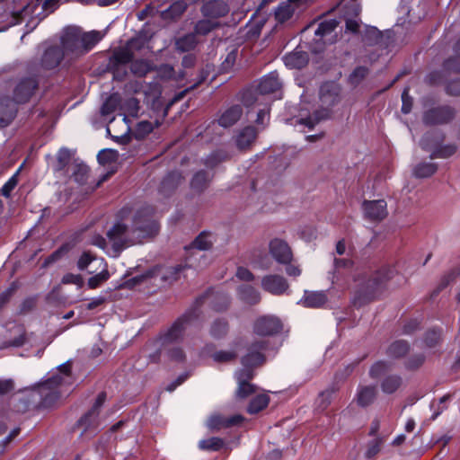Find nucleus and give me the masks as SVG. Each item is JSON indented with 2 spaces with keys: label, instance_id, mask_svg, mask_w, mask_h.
Returning a JSON list of instances; mask_svg holds the SVG:
<instances>
[{
  "label": "nucleus",
  "instance_id": "obj_1",
  "mask_svg": "<svg viewBox=\"0 0 460 460\" xmlns=\"http://www.w3.org/2000/svg\"><path fill=\"white\" fill-rule=\"evenodd\" d=\"M158 231L159 224L152 206H142L134 212L130 208L123 207L107 232L108 241L111 245V250L107 253L117 257L124 249L155 235Z\"/></svg>",
  "mask_w": 460,
  "mask_h": 460
},
{
  "label": "nucleus",
  "instance_id": "obj_2",
  "mask_svg": "<svg viewBox=\"0 0 460 460\" xmlns=\"http://www.w3.org/2000/svg\"><path fill=\"white\" fill-rule=\"evenodd\" d=\"M73 385L69 361L59 365L50 377L40 384L31 386V402L36 409L52 407L58 399L69 392Z\"/></svg>",
  "mask_w": 460,
  "mask_h": 460
},
{
  "label": "nucleus",
  "instance_id": "obj_3",
  "mask_svg": "<svg viewBox=\"0 0 460 460\" xmlns=\"http://www.w3.org/2000/svg\"><path fill=\"white\" fill-rule=\"evenodd\" d=\"M268 341L262 339L255 341L250 345L247 354L242 358L243 367L235 372L238 398H246L255 392V385L249 383V380L253 376L252 368L264 362V352L268 349Z\"/></svg>",
  "mask_w": 460,
  "mask_h": 460
},
{
  "label": "nucleus",
  "instance_id": "obj_4",
  "mask_svg": "<svg viewBox=\"0 0 460 460\" xmlns=\"http://www.w3.org/2000/svg\"><path fill=\"white\" fill-rule=\"evenodd\" d=\"M456 152V146H417L413 153L412 176L416 179L431 177L438 171V164L433 160L449 158Z\"/></svg>",
  "mask_w": 460,
  "mask_h": 460
},
{
  "label": "nucleus",
  "instance_id": "obj_5",
  "mask_svg": "<svg viewBox=\"0 0 460 460\" xmlns=\"http://www.w3.org/2000/svg\"><path fill=\"white\" fill-rule=\"evenodd\" d=\"M341 101V88L334 82H326L320 87V107L315 110L312 116L299 120L300 124L312 128L314 124L321 120L331 118L333 108Z\"/></svg>",
  "mask_w": 460,
  "mask_h": 460
},
{
  "label": "nucleus",
  "instance_id": "obj_6",
  "mask_svg": "<svg viewBox=\"0 0 460 460\" xmlns=\"http://www.w3.org/2000/svg\"><path fill=\"white\" fill-rule=\"evenodd\" d=\"M199 321V313L196 308H189L182 315L177 318L173 323L159 337L147 344V347H166L178 344L183 340L187 328L196 324Z\"/></svg>",
  "mask_w": 460,
  "mask_h": 460
},
{
  "label": "nucleus",
  "instance_id": "obj_7",
  "mask_svg": "<svg viewBox=\"0 0 460 460\" xmlns=\"http://www.w3.org/2000/svg\"><path fill=\"white\" fill-rule=\"evenodd\" d=\"M214 234L208 231L201 232L187 247L186 266L189 268H202L208 264L207 256L203 253L211 248L215 243Z\"/></svg>",
  "mask_w": 460,
  "mask_h": 460
},
{
  "label": "nucleus",
  "instance_id": "obj_8",
  "mask_svg": "<svg viewBox=\"0 0 460 460\" xmlns=\"http://www.w3.org/2000/svg\"><path fill=\"white\" fill-rule=\"evenodd\" d=\"M394 269L391 267H385L380 271L376 272L374 276L358 277L354 279L353 281L357 288L358 300H369L374 296L375 290L385 281L393 278Z\"/></svg>",
  "mask_w": 460,
  "mask_h": 460
},
{
  "label": "nucleus",
  "instance_id": "obj_9",
  "mask_svg": "<svg viewBox=\"0 0 460 460\" xmlns=\"http://www.w3.org/2000/svg\"><path fill=\"white\" fill-rule=\"evenodd\" d=\"M205 304L217 312H222L228 307L230 304V296L224 291L209 289L204 295L198 297L191 306V308H196L198 310L199 317L201 313L199 307Z\"/></svg>",
  "mask_w": 460,
  "mask_h": 460
},
{
  "label": "nucleus",
  "instance_id": "obj_10",
  "mask_svg": "<svg viewBox=\"0 0 460 460\" xmlns=\"http://www.w3.org/2000/svg\"><path fill=\"white\" fill-rule=\"evenodd\" d=\"M59 46L66 56H82L81 28L67 26L63 29Z\"/></svg>",
  "mask_w": 460,
  "mask_h": 460
},
{
  "label": "nucleus",
  "instance_id": "obj_11",
  "mask_svg": "<svg viewBox=\"0 0 460 460\" xmlns=\"http://www.w3.org/2000/svg\"><path fill=\"white\" fill-rule=\"evenodd\" d=\"M105 400L106 394L104 392L100 393L92 408L80 418L77 424L79 427L83 428L82 434L88 430L96 432L102 426L99 414L100 409L105 402Z\"/></svg>",
  "mask_w": 460,
  "mask_h": 460
},
{
  "label": "nucleus",
  "instance_id": "obj_12",
  "mask_svg": "<svg viewBox=\"0 0 460 460\" xmlns=\"http://www.w3.org/2000/svg\"><path fill=\"white\" fill-rule=\"evenodd\" d=\"M352 261L347 258H334L333 268L329 271L328 279L332 285L341 288L349 287V275L352 271Z\"/></svg>",
  "mask_w": 460,
  "mask_h": 460
},
{
  "label": "nucleus",
  "instance_id": "obj_13",
  "mask_svg": "<svg viewBox=\"0 0 460 460\" xmlns=\"http://www.w3.org/2000/svg\"><path fill=\"white\" fill-rule=\"evenodd\" d=\"M339 22L336 19H327L318 24L314 31V40L321 46L317 49H314V51L322 50L325 44H332L335 42L337 37L335 30Z\"/></svg>",
  "mask_w": 460,
  "mask_h": 460
},
{
  "label": "nucleus",
  "instance_id": "obj_14",
  "mask_svg": "<svg viewBox=\"0 0 460 460\" xmlns=\"http://www.w3.org/2000/svg\"><path fill=\"white\" fill-rule=\"evenodd\" d=\"M78 160L79 157H76L75 150L63 146L57 153L56 157L51 163V166L55 172L67 175L73 167V164Z\"/></svg>",
  "mask_w": 460,
  "mask_h": 460
},
{
  "label": "nucleus",
  "instance_id": "obj_15",
  "mask_svg": "<svg viewBox=\"0 0 460 460\" xmlns=\"http://www.w3.org/2000/svg\"><path fill=\"white\" fill-rule=\"evenodd\" d=\"M281 329V321L274 315L260 316L253 324V332L259 336H271L279 333Z\"/></svg>",
  "mask_w": 460,
  "mask_h": 460
},
{
  "label": "nucleus",
  "instance_id": "obj_16",
  "mask_svg": "<svg viewBox=\"0 0 460 460\" xmlns=\"http://www.w3.org/2000/svg\"><path fill=\"white\" fill-rule=\"evenodd\" d=\"M456 116V111L449 106H440L424 112L423 122L425 125L433 126L445 124L451 121Z\"/></svg>",
  "mask_w": 460,
  "mask_h": 460
},
{
  "label": "nucleus",
  "instance_id": "obj_17",
  "mask_svg": "<svg viewBox=\"0 0 460 460\" xmlns=\"http://www.w3.org/2000/svg\"><path fill=\"white\" fill-rule=\"evenodd\" d=\"M118 157V151L112 148H105L98 153L97 160L99 164L102 166H107V172L102 173L98 185L105 181L116 171Z\"/></svg>",
  "mask_w": 460,
  "mask_h": 460
},
{
  "label": "nucleus",
  "instance_id": "obj_18",
  "mask_svg": "<svg viewBox=\"0 0 460 460\" xmlns=\"http://www.w3.org/2000/svg\"><path fill=\"white\" fill-rule=\"evenodd\" d=\"M261 285L264 291L273 296H281L285 294L289 288L287 279L277 274L265 275L261 279Z\"/></svg>",
  "mask_w": 460,
  "mask_h": 460
},
{
  "label": "nucleus",
  "instance_id": "obj_19",
  "mask_svg": "<svg viewBox=\"0 0 460 460\" xmlns=\"http://www.w3.org/2000/svg\"><path fill=\"white\" fill-rule=\"evenodd\" d=\"M272 258L280 264H288L292 260V252L288 244L282 239L274 238L269 244Z\"/></svg>",
  "mask_w": 460,
  "mask_h": 460
},
{
  "label": "nucleus",
  "instance_id": "obj_20",
  "mask_svg": "<svg viewBox=\"0 0 460 460\" xmlns=\"http://www.w3.org/2000/svg\"><path fill=\"white\" fill-rule=\"evenodd\" d=\"M134 54L131 53L127 45L113 51L111 63L113 66V76L115 79L122 80L123 75L119 73V66H124L132 61Z\"/></svg>",
  "mask_w": 460,
  "mask_h": 460
},
{
  "label": "nucleus",
  "instance_id": "obj_21",
  "mask_svg": "<svg viewBox=\"0 0 460 460\" xmlns=\"http://www.w3.org/2000/svg\"><path fill=\"white\" fill-rule=\"evenodd\" d=\"M66 56L58 45H49L45 48L41 57V66L47 69L57 67L64 57Z\"/></svg>",
  "mask_w": 460,
  "mask_h": 460
},
{
  "label": "nucleus",
  "instance_id": "obj_22",
  "mask_svg": "<svg viewBox=\"0 0 460 460\" xmlns=\"http://www.w3.org/2000/svg\"><path fill=\"white\" fill-rule=\"evenodd\" d=\"M385 199L364 201L362 208L365 216L371 220H382L387 215Z\"/></svg>",
  "mask_w": 460,
  "mask_h": 460
},
{
  "label": "nucleus",
  "instance_id": "obj_23",
  "mask_svg": "<svg viewBox=\"0 0 460 460\" xmlns=\"http://www.w3.org/2000/svg\"><path fill=\"white\" fill-rule=\"evenodd\" d=\"M229 12L226 4L221 0H211L205 3L201 8V13L206 18L217 19L223 17Z\"/></svg>",
  "mask_w": 460,
  "mask_h": 460
},
{
  "label": "nucleus",
  "instance_id": "obj_24",
  "mask_svg": "<svg viewBox=\"0 0 460 460\" xmlns=\"http://www.w3.org/2000/svg\"><path fill=\"white\" fill-rule=\"evenodd\" d=\"M182 181L183 176L179 171L170 172L164 177L159 187V192L164 197H168L177 189Z\"/></svg>",
  "mask_w": 460,
  "mask_h": 460
},
{
  "label": "nucleus",
  "instance_id": "obj_25",
  "mask_svg": "<svg viewBox=\"0 0 460 460\" xmlns=\"http://www.w3.org/2000/svg\"><path fill=\"white\" fill-rule=\"evenodd\" d=\"M281 82L276 71L264 75L259 84L258 91L261 94H270L278 92L281 88Z\"/></svg>",
  "mask_w": 460,
  "mask_h": 460
},
{
  "label": "nucleus",
  "instance_id": "obj_26",
  "mask_svg": "<svg viewBox=\"0 0 460 460\" xmlns=\"http://www.w3.org/2000/svg\"><path fill=\"white\" fill-rule=\"evenodd\" d=\"M308 55L305 51L296 48L283 57L284 64L290 69H300L308 63Z\"/></svg>",
  "mask_w": 460,
  "mask_h": 460
},
{
  "label": "nucleus",
  "instance_id": "obj_27",
  "mask_svg": "<svg viewBox=\"0 0 460 460\" xmlns=\"http://www.w3.org/2000/svg\"><path fill=\"white\" fill-rule=\"evenodd\" d=\"M243 115L241 105L235 104L226 109L218 117L217 123L223 128H229L234 125Z\"/></svg>",
  "mask_w": 460,
  "mask_h": 460
},
{
  "label": "nucleus",
  "instance_id": "obj_28",
  "mask_svg": "<svg viewBox=\"0 0 460 460\" xmlns=\"http://www.w3.org/2000/svg\"><path fill=\"white\" fill-rule=\"evenodd\" d=\"M16 105L9 98L0 99V128L7 127L16 115Z\"/></svg>",
  "mask_w": 460,
  "mask_h": 460
},
{
  "label": "nucleus",
  "instance_id": "obj_29",
  "mask_svg": "<svg viewBox=\"0 0 460 460\" xmlns=\"http://www.w3.org/2000/svg\"><path fill=\"white\" fill-rule=\"evenodd\" d=\"M376 397L375 385H358L354 400L359 407L365 408L372 404Z\"/></svg>",
  "mask_w": 460,
  "mask_h": 460
},
{
  "label": "nucleus",
  "instance_id": "obj_30",
  "mask_svg": "<svg viewBox=\"0 0 460 460\" xmlns=\"http://www.w3.org/2000/svg\"><path fill=\"white\" fill-rule=\"evenodd\" d=\"M243 416L235 414L229 418H225L220 415H212L208 420L207 425L210 429H220L221 428H228L237 425L243 421Z\"/></svg>",
  "mask_w": 460,
  "mask_h": 460
},
{
  "label": "nucleus",
  "instance_id": "obj_31",
  "mask_svg": "<svg viewBox=\"0 0 460 460\" xmlns=\"http://www.w3.org/2000/svg\"><path fill=\"white\" fill-rule=\"evenodd\" d=\"M156 351L155 353H149L148 357L151 362H155L163 351H166L167 357L173 361L181 362L185 358L183 350L178 346H172L168 348L164 347H154Z\"/></svg>",
  "mask_w": 460,
  "mask_h": 460
},
{
  "label": "nucleus",
  "instance_id": "obj_32",
  "mask_svg": "<svg viewBox=\"0 0 460 460\" xmlns=\"http://www.w3.org/2000/svg\"><path fill=\"white\" fill-rule=\"evenodd\" d=\"M326 301V295L323 291H305L304 296L298 301V304L305 307L316 308L323 305Z\"/></svg>",
  "mask_w": 460,
  "mask_h": 460
},
{
  "label": "nucleus",
  "instance_id": "obj_33",
  "mask_svg": "<svg viewBox=\"0 0 460 460\" xmlns=\"http://www.w3.org/2000/svg\"><path fill=\"white\" fill-rule=\"evenodd\" d=\"M237 295L240 300L249 305H255L261 301L260 292L251 285H240Z\"/></svg>",
  "mask_w": 460,
  "mask_h": 460
},
{
  "label": "nucleus",
  "instance_id": "obj_34",
  "mask_svg": "<svg viewBox=\"0 0 460 460\" xmlns=\"http://www.w3.org/2000/svg\"><path fill=\"white\" fill-rule=\"evenodd\" d=\"M31 116L34 117L35 127L41 126L43 128L40 133L42 135L46 134L54 125L52 113L36 109L31 111Z\"/></svg>",
  "mask_w": 460,
  "mask_h": 460
},
{
  "label": "nucleus",
  "instance_id": "obj_35",
  "mask_svg": "<svg viewBox=\"0 0 460 460\" xmlns=\"http://www.w3.org/2000/svg\"><path fill=\"white\" fill-rule=\"evenodd\" d=\"M261 132L255 126L248 125L239 129L236 136V144H252L258 140Z\"/></svg>",
  "mask_w": 460,
  "mask_h": 460
},
{
  "label": "nucleus",
  "instance_id": "obj_36",
  "mask_svg": "<svg viewBox=\"0 0 460 460\" xmlns=\"http://www.w3.org/2000/svg\"><path fill=\"white\" fill-rule=\"evenodd\" d=\"M102 39L100 31H91L84 32L81 30V43H82V55L86 54Z\"/></svg>",
  "mask_w": 460,
  "mask_h": 460
},
{
  "label": "nucleus",
  "instance_id": "obj_37",
  "mask_svg": "<svg viewBox=\"0 0 460 460\" xmlns=\"http://www.w3.org/2000/svg\"><path fill=\"white\" fill-rule=\"evenodd\" d=\"M89 167L79 158L73 164V167L69 171L71 177L78 184H84L89 176Z\"/></svg>",
  "mask_w": 460,
  "mask_h": 460
},
{
  "label": "nucleus",
  "instance_id": "obj_38",
  "mask_svg": "<svg viewBox=\"0 0 460 460\" xmlns=\"http://www.w3.org/2000/svg\"><path fill=\"white\" fill-rule=\"evenodd\" d=\"M209 181L210 176L208 173L204 170H200L192 176L190 189L197 193H201L206 190Z\"/></svg>",
  "mask_w": 460,
  "mask_h": 460
},
{
  "label": "nucleus",
  "instance_id": "obj_39",
  "mask_svg": "<svg viewBox=\"0 0 460 460\" xmlns=\"http://www.w3.org/2000/svg\"><path fill=\"white\" fill-rule=\"evenodd\" d=\"M402 379L399 375H388L381 382V390L384 394H391L395 393L402 385Z\"/></svg>",
  "mask_w": 460,
  "mask_h": 460
},
{
  "label": "nucleus",
  "instance_id": "obj_40",
  "mask_svg": "<svg viewBox=\"0 0 460 460\" xmlns=\"http://www.w3.org/2000/svg\"><path fill=\"white\" fill-rule=\"evenodd\" d=\"M105 261L102 258L93 256L88 252H83L77 261V268L80 270H85L89 266H103Z\"/></svg>",
  "mask_w": 460,
  "mask_h": 460
},
{
  "label": "nucleus",
  "instance_id": "obj_41",
  "mask_svg": "<svg viewBox=\"0 0 460 460\" xmlns=\"http://www.w3.org/2000/svg\"><path fill=\"white\" fill-rule=\"evenodd\" d=\"M121 110L126 113L123 120L128 123V116L137 118L138 117L140 105L137 98H128L121 105Z\"/></svg>",
  "mask_w": 460,
  "mask_h": 460
},
{
  "label": "nucleus",
  "instance_id": "obj_42",
  "mask_svg": "<svg viewBox=\"0 0 460 460\" xmlns=\"http://www.w3.org/2000/svg\"><path fill=\"white\" fill-rule=\"evenodd\" d=\"M335 394L334 387L327 388L321 392L315 400V409L318 411H323L331 404Z\"/></svg>",
  "mask_w": 460,
  "mask_h": 460
},
{
  "label": "nucleus",
  "instance_id": "obj_43",
  "mask_svg": "<svg viewBox=\"0 0 460 460\" xmlns=\"http://www.w3.org/2000/svg\"><path fill=\"white\" fill-rule=\"evenodd\" d=\"M98 268H101V270L93 274V276L91 277L87 281V286L91 289L98 288L110 278V273L107 270L106 262L103 263V266H99Z\"/></svg>",
  "mask_w": 460,
  "mask_h": 460
},
{
  "label": "nucleus",
  "instance_id": "obj_44",
  "mask_svg": "<svg viewBox=\"0 0 460 460\" xmlns=\"http://www.w3.org/2000/svg\"><path fill=\"white\" fill-rule=\"evenodd\" d=\"M409 348L407 341L402 340L396 341L388 347L386 354L390 358H401L408 352Z\"/></svg>",
  "mask_w": 460,
  "mask_h": 460
},
{
  "label": "nucleus",
  "instance_id": "obj_45",
  "mask_svg": "<svg viewBox=\"0 0 460 460\" xmlns=\"http://www.w3.org/2000/svg\"><path fill=\"white\" fill-rule=\"evenodd\" d=\"M197 44L196 40V34L195 33H189L186 34L181 38H179L176 42L175 46L177 50L181 52H187L195 48Z\"/></svg>",
  "mask_w": 460,
  "mask_h": 460
},
{
  "label": "nucleus",
  "instance_id": "obj_46",
  "mask_svg": "<svg viewBox=\"0 0 460 460\" xmlns=\"http://www.w3.org/2000/svg\"><path fill=\"white\" fill-rule=\"evenodd\" d=\"M269 402L270 398L268 395L258 394L251 400L247 407V411L251 414H255L266 408L269 404Z\"/></svg>",
  "mask_w": 460,
  "mask_h": 460
},
{
  "label": "nucleus",
  "instance_id": "obj_47",
  "mask_svg": "<svg viewBox=\"0 0 460 460\" xmlns=\"http://www.w3.org/2000/svg\"><path fill=\"white\" fill-rule=\"evenodd\" d=\"M15 102H26L29 100V79L23 78L16 85L14 92Z\"/></svg>",
  "mask_w": 460,
  "mask_h": 460
},
{
  "label": "nucleus",
  "instance_id": "obj_48",
  "mask_svg": "<svg viewBox=\"0 0 460 460\" xmlns=\"http://www.w3.org/2000/svg\"><path fill=\"white\" fill-rule=\"evenodd\" d=\"M130 70L135 75L142 77L152 70V64L146 59H137L131 61Z\"/></svg>",
  "mask_w": 460,
  "mask_h": 460
},
{
  "label": "nucleus",
  "instance_id": "obj_49",
  "mask_svg": "<svg viewBox=\"0 0 460 460\" xmlns=\"http://www.w3.org/2000/svg\"><path fill=\"white\" fill-rule=\"evenodd\" d=\"M219 26V22L212 19L199 21L195 25V34L207 35Z\"/></svg>",
  "mask_w": 460,
  "mask_h": 460
},
{
  "label": "nucleus",
  "instance_id": "obj_50",
  "mask_svg": "<svg viewBox=\"0 0 460 460\" xmlns=\"http://www.w3.org/2000/svg\"><path fill=\"white\" fill-rule=\"evenodd\" d=\"M228 330V324L227 322L224 319H217L213 322L210 327V335L215 339H220L226 333Z\"/></svg>",
  "mask_w": 460,
  "mask_h": 460
},
{
  "label": "nucleus",
  "instance_id": "obj_51",
  "mask_svg": "<svg viewBox=\"0 0 460 460\" xmlns=\"http://www.w3.org/2000/svg\"><path fill=\"white\" fill-rule=\"evenodd\" d=\"M119 104V97L117 94L110 95L101 107L102 116H108L113 113Z\"/></svg>",
  "mask_w": 460,
  "mask_h": 460
},
{
  "label": "nucleus",
  "instance_id": "obj_52",
  "mask_svg": "<svg viewBox=\"0 0 460 460\" xmlns=\"http://www.w3.org/2000/svg\"><path fill=\"white\" fill-rule=\"evenodd\" d=\"M204 134L208 135V133L207 129L204 130L202 127H198V128L189 127L185 130L184 136L182 137V138L180 139V141H183V142L199 141L198 139L195 140V138H194V137H201V141H202L205 137Z\"/></svg>",
  "mask_w": 460,
  "mask_h": 460
},
{
  "label": "nucleus",
  "instance_id": "obj_53",
  "mask_svg": "<svg viewBox=\"0 0 460 460\" xmlns=\"http://www.w3.org/2000/svg\"><path fill=\"white\" fill-rule=\"evenodd\" d=\"M224 445L223 439L212 437L207 439H202L199 442V447L202 450L217 451Z\"/></svg>",
  "mask_w": 460,
  "mask_h": 460
},
{
  "label": "nucleus",
  "instance_id": "obj_54",
  "mask_svg": "<svg viewBox=\"0 0 460 460\" xmlns=\"http://www.w3.org/2000/svg\"><path fill=\"white\" fill-rule=\"evenodd\" d=\"M391 366L389 363L379 360L372 365L369 370V376L372 378H379L382 375L386 373L390 369Z\"/></svg>",
  "mask_w": 460,
  "mask_h": 460
},
{
  "label": "nucleus",
  "instance_id": "obj_55",
  "mask_svg": "<svg viewBox=\"0 0 460 460\" xmlns=\"http://www.w3.org/2000/svg\"><path fill=\"white\" fill-rule=\"evenodd\" d=\"M154 129L153 124L147 120L137 123L134 135L137 140H142L146 135Z\"/></svg>",
  "mask_w": 460,
  "mask_h": 460
},
{
  "label": "nucleus",
  "instance_id": "obj_56",
  "mask_svg": "<svg viewBox=\"0 0 460 460\" xmlns=\"http://www.w3.org/2000/svg\"><path fill=\"white\" fill-rule=\"evenodd\" d=\"M270 119V108H264L258 111L256 118V128L262 132L269 125Z\"/></svg>",
  "mask_w": 460,
  "mask_h": 460
},
{
  "label": "nucleus",
  "instance_id": "obj_57",
  "mask_svg": "<svg viewBox=\"0 0 460 460\" xmlns=\"http://www.w3.org/2000/svg\"><path fill=\"white\" fill-rule=\"evenodd\" d=\"M382 37L381 31L374 26H366L364 31V40L368 44H375Z\"/></svg>",
  "mask_w": 460,
  "mask_h": 460
},
{
  "label": "nucleus",
  "instance_id": "obj_58",
  "mask_svg": "<svg viewBox=\"0 0 460 460\" xmlns=\"http://www.w3.org/2000/svg\"><path fill=\"white\" fill-rule=\"evenodd\" d=\"M443 68L447 72L460 73V54L455 53V56L445 60Z\"/></svg>",
  "mask_w": 460,
  "mask_h": 460
},
{
  "label": "nucleus",
  "instance_id": "obj_59",
  "mask_svg": "<svg viewBox=\"0 0 460 460\" xmlns=\"http://www.w3.org/2000/svg\"><path fill=\"white\" fill-rule=\"evenodd\" d=\"M368 74V69L365 66L356 67L349 76V81L351 84H358Z\"/></svg>",
  "mask_w": 460,
  "mask_h": 460
},
{
  "label": "nucleus",
  "instance_id": "obj_60",
  "mask_svg": "<svg viewBox=\"0 0 460 460\" xmlns=\"http://www.w3.org/2000/svg\"><path fill=\"white\" fill-rule=\"evenodd\" d=\"M236 356V352L233 350H219L212 355V358L216 362L225 363L234 359Z\"/></svg>",
  "mask_w": 460,
  "mask_h": 460
},
{
  "label": "nucleus",
  "instance_id": "obj_61",
  "mask_svg": "<svg viewBox=\"0 0 460 460\" xmlns=\"http://www.w3.org/2000/svg\"><path fill=\"white\" fill-rule=\"evenodd\" d=\"M158 271H159V270H157V269L149 270L143 274L135 276V277L131 278L130 279H128L127 281V285L128 287H134L137 284H139L147 279L153 278L156 273H158Z\"/></svg>",
  "mask_w": 460,
  "mask_h": 460
},
{
  "label": "nucleus",
  "instance_id": "obj_62",
  "mask_svg": "<svg viewBox=\"0 0 460 460\" xmlns=\"http://www.w3.org/2000/svg\"><path fill=\"white\" fill-rule=\"evenodd\" d=\"M441 332L439 329H432L427 332L424 339V343L427 347H434L440 339Z\"/></svg>",
  "mask_w": 460,
  "mask_h": 460
},
{
  "label": "nucleus",
  "instance_id": "obj_63",
  "mask_svg": "<svg viewBox=\"0 0 460 460\" xmlns=\"http://www.w3.org/2000/svg\"><path fill=\"white\" fill-rule=\"evenodd\" d=\"M186 8L187 4L184 1H177L171 4L165 13L168 16L175 17L181 15Z\"/></svg>",
  "mask_w": 460,
  "mask_h": 460
},
{
  "label": "nucleus",
  "instance_id": "obj_64",
  "mask_svg": "<svg viewBox=\"0 0 460 460\" xmlns=\"http://www.w3.org/2000/svg\"><path fill=\"white\" fill-rule=\"evenodd\" d=\"M18 174L19 171H17L2 187L1 192L4 196L8 197L11 191L15 188L18 183Z\"/></svg>",
  "mask_w": 460,
  "mask_h": 460
}]
</instances>
